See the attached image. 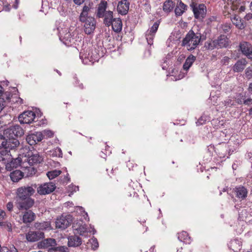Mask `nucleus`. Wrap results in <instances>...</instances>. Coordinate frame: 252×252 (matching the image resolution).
I'll use <instances>...</instances> for the list:
<instances>
[{
	"label": "nucleus",
	"mask_w": 252,
	"mask_h": 252,
	"mask_svg": "<svg viewBox=\"0 0 252 252\" xmlns=\"http://www.w3.org/2000/svg\"><path fill=\"white\" fill-rule=\"evenodd\" d=\"M24 130L18 125H15L4 130V134L8 138V148L14 149L19 146L20 142L17 139V136H22L24 134Z\"/></svg>",
	"instance_id": "obj_1"
},
{
	"label": "nucleus",
	"mask_w": 252,
	"mask_h": 252,
	"mask_svg": "<svg viewBox=\"0 0 252 252\" xmlns=\"http://www.w3.org/2000/svg\"><path fill=\"white\" fill-rule=\"evenodd\" d=\"M100 55L95 47H85L80 52V58L84 63H94L98 60Z\"/></svg>",
	"instance_id": "obj_2"
},
{
	"label": "nucleus",
	"mask_w": 252,
	"mask_h": 252,
	"mask_svg": "<svg viewBox=\"0 0 252 252\" xmlns=\"http://www.w3.org/2000/svg\"><path fill=\"white\" fill-rule=\"evenodd\" d=\"M201 39L200 33H198V32L195 33L193 31L190 30L186 34L182 42V45L186 47L188 50H192L198 46Z\"/></svg>",
	"instance_id": "obj_3"
},
{
	"label": "nucleus",
	"mask_w": 252,
	"mask_h": 252,
	"mask_svg": "<svg viewBox=\"0 0 252 252\" xmlns=\"http://www.w3.org/2000/svg\"><path fill=\"white\" fill-rule=\"evenodd\" d=\"M229 45V40L225 35H220L215 40L207 41L205 43V47L207 49H214V48H221L226 47Z\"/></svg>",
	"instance_id": "obj_4"
},
{
	"label": "nucleus",
	"mask_w": 252,
	"mask_h": 252,
	"mask_svg": "<svg viewBox=\"0 0 252 252\" xmlns=\"http://www.w3.org/2000/svg\"><path fill=\"white\" fill-rule=\"evenodd\" d=\"M34 192L35 189L33 186H22V187L18 188L16 191L15 202L19 201L24 197L32 196Z\"/></svg>",
	"instance_id": "obj_5"
},
{
	"label": "nucleus",
	"mask_w": 252,
	"mask_h": 252,
	"mask_svg": "<svg viewBox=\"0 0 252 252\" xmlns=\"http://www.w3.org/2000/svg\"><path fill=\"white\" fill-rule=\"evenodd\" d=\"M190 6L193 10L195 18H204L207 11L205 5L198 4L196 2H192L190 3Z\"/></svg>",
	"instance_id": "obj_6"
},
{
	"label": "nucleus",
	"mask_w": 252,
	"mask_h": 252,
	"mask_svg": "<svg viewBox=\"0 0 252 252\" xmlns=\"http://www.w3.org/2000/svg\"><path fill=\"white\" fill-rule=\"evenodd\" d=\"M72 222L71 215H62L57 218L56 220V227L61 229H65Z\"/></svg>",
	"instance_id": "obj_7"
},
{
	"label": "nucleus",
	"mask_w": 252,
	"mask_h": 252,
	"mask_svg": "<svg viewBox=\"0 0 252 252\" xmlns=\"http://www.w3.org/2000/svg\"><path fill=\"white\" fill-rule=\"evenodd\" d=\"M56 188V186L54 183L49 182V183L40 184L36 190L39 194H48V193H51L52 191H54Z\"/></svg>",
	"instance_id": "obj_8"
},
{
	"label": "nucleus",
	"mask_w": 252,
	"mask_h": 252,
	"mask_svg": "<svg viewBox=\"0 0 252 252\" xmlns=\"http://www.w3.org/2000/svg\"><path fill=\"white\" fill-rule=\"evenodd\" d=\"M34 203V199H32L31 196H28L21 201L15 202V205L19 210H29L33 206Z\"/></svg>",
	"instance_id": "obj_9"
},
{
	"label": "nucleus",
	"mask_w": 252,
	"mask_h": 252,
	"mask_svg": "<svg viewBox=\"0 0 252 252\" xmlns=\"http://www.w3.org/2000/svg\"><path fill=\"white\" fill-rule=\"evenodd\" d=\"M84 31L86 34H90L93 33L96 28L95 18L88 16L83 25Z\"/></svg>",
	"instance_id": "obj_10"
},
{
	"label": "nucleus",
	"mask_w": 252,
	"mask_h": 252,
	"mask_svg": "<svg viewBox=\"0 0 252 252\" xmlns=\"http://www.w3.org/2000/svg\"><path fill=\"white\" fill-rule=\"evenodd\" d=\"M159 25V22H158V21H156L154 23L152 27L147 31L146 32V38L148 43L150 45H152V44H153V40L155 36L156 32L158 30Z\"/></svg>",
	"instance_id": "obj_11"
},
{
	"label": "nucleus",
	"mask_w": 252,
	"mask_h": 252,
	"mask_svg": "<svg viewBox=\"0 0 252 252\" xmlns=\"http://www.w3.org/2000/svg\"><path fill=\"white\" fill-rule=\"evenodd\" d=\"M35 117V114L32 111H25L20 114L18 120L21 124H30Z\"/></svg>",
	"instance_id": "obj_12"
},
{
	"label": "nucleus",
	"mask_w": 252,
	"mask_h": 252,
	"mask_svg": "<svg viewBox=\"0 0 252 252\" xmlns=\"http://www.w3.org/2000/svg\"><path fill=\"white\" fill-rule=\"evenodd\" d=\"M45 237V234L42 231H33V230H30L26 234V239L30 242H35L38 240L43 239Z\"/></svg>",
	"instance_id": "obj_13"
},
{
	"label": "nucleus",
	"mask_w": 252,
	"mask_h": 252,
	"mask_svg": "<svg viewBox=\"0 0 252 252\" xmlns=\"http://www.w3.org/2000/svg\"><path fill=\"white\" fill-rule=\"evenodd\" d=\"M43 139V134L41 131L31 133L29 134L26 137V141L30 145H35V144L37 143L39 141H41Z\"/></svg>",
	"instance_id": "obj_14"
},
{
	"label": "nucleus",
	"mask_w": 252,
	"mask_h": 252,
	"mask_svg": "<svg viewBox=\"0 0 252 252\" xmlns=\"http://www.w3.org/2000/svg\"><path fill=\"white\" fill-rule=\"evenodd\" d=\"M42 158L38 153L29 152L25 156V162H27L29 164H34L41 162Z\"/></svg>",
	"instance_id": "obj_15"
},
{
	"label": "nucleus",
	"mask_w": 252,
	"mask_h": 252,
	"mask_svg": "<svg viewBox=\"0 0 252 252\" xmlns=\"http://www.w3.org/2000/svg\"><path fill=\"white\" fill-rule=\"evenodd\" d=\"M240 47L243 54L252 60V45L248 42L240 43Z\"/></svg>",
	"instance_id": "obj_16"
},
{
	"label": "nucleus",
	"mask_w": 252,
	"mask_h": 252,
	"mask_svg": "<svg viewBox=\"0 0 252 252\" xmlns=\"http://www.w3.org/2000/svg\"><path fill=\"white\" fill-rule=\"evenodd\" d=\"M130 3L127 0H122L117 5V11L119 13L125 15L128 11Z\"/></svg>",
	"instance_id": "obj_17"
},
{
	"label": "nucleus",
	"mask_w": 252,
	"mask_h": 252,
	"mask_svg": "<svg viewBox=\"0 0 252 252\" xmlns=\"http://www.w3.org/2000/svg\"><path fill=\"white\" fill-rule=\"evenodd\" d=\"M91 9V4L90 2H89L88 4L85 3V4L84 5L83 7L82 11L81 12L80 15L79 17V20L80 22L83 23V24H84L85 22H86V20L89 16L88 13Z\"/></svg>",
	"instance_id": "obj_18"
},
{
	"label": "nucleus",
	"mask_w": 252,
	"mask_h": 252,
	"mask_svg": "<svg viewBox=\"0 0 252 252\" xmlns=\"http://www.w3.org/2000/svg\"><path fill=\"white\" fill-rule=\"evenodd\" d=\"M234 191L236 193V196L241 199H244L245 197H247L248 190L244 186H237L234 188Z\"/></svg>",
	"instance_id": "obj_19"
},
{
	"label": "nucleus",
	"mask_w": 252,
	"mask_h": 252,
	"mask_svg": "<svg viewBox=\"0 0 252 252\" xmlns=\"http://www.w3.org/2000/svg\"><path fill=\"white\" fill-rule=\"evenodd\" d=\"M82 240L78 235H70L68 238V245L69 246H79L81 245Z\"/></svg>",
	"instance_id": "obj_20"
},
{
	"label": "nucleus",
	"mask_w": 252,
	"mask_h": 252,
	"mask_svg": "<svg viewBox=\"0 0 252 252\" xmlns=\"http://www.w3.org/2000/svg\"><path fill=\"white\" fill-rule=\"evenodd\" d=\"M247 62L245 59H241L237 61V62L234 64L233 67V70L235 72H240V71H243V69H245Z\"/></svg>",
	"instance_id": "obj_21"
},
{
	"label": "nucleus",
	"mask_w": 252,
	"mask_h": 252,
	"mask_svg": "<svg viewBox=\"0 0 252 252\" xmlns=\"http://www.w3.org/2000/svg\"><path fill=\"white\" fill-rule=\"evenodd\" d=\"M231 21L235 25L236 27L240 30L245 29L247 25V24L244 22L243 20L239 17V16H237V15H235L234 17L232 18Z\"/></svg>",
	"instance_id": "obj_22"
},
{
	"label": "nucleus",
	"mask_w": 252,
	"mask_h": 252,
	"mask_svg": "<svg viewBox=\"0 0 252 252\" xmlns=\"http://www.w3.org/2000/svg\"><path fill=\"white\" fill-rule=\"evenodd\" d=\"M107 9V2L102 1L100 2L98 5V8L96 12V15L99 18H105V13Z\"/></svg>",
	"instance_id": "obj_23"
},
{
	"label": "nucleus",
	"mask_w": 252,
	"mask_h": 252,
	"mask_svg": "<svg viewBox=\"0 0 252 252\" xmlns=\"http://www.w3.org/2000/svg\"><path fill=\"white\" fill-rule=\"evenodd\" d=\"M123 28V22L120 18H114L112 19V29L116 32H120Z\"/></svg>",
	"instance_id": "obj_24"
},
{
	"label": "nucleus",
	"mask_w": 252,
	"mask_h": 252,
	"mask_svg": "<svg viewBox=\"0 0 252 252\" xmlns=\"http://www.w3.org/2000/svg\"><path fill=\"white\" fill-rule=\"evenodd\" d=\"M34 227L36 229L46 230L51 229V224L49 221H45L44 222H36L34 223Z\"/></svg>",
	"instance_id": "obj_25"
},
{
	"label": "nucleus",
	"mask_w": 252,
	"mask_h": 252,
	"mask_svg": "<svg viewBox=\"0 0 252 252\" xmlns=\"http://www.w3.org/2000/svg\"><path fill=\"white\" fill-rule=\"evenodd\" d=\"M56 241L52 238H48V239L43 240L41 242H39L38 247L39 248H48L50 246H53L55 244Z\"/></svg>",
	"instance_id": "obj_26"
},
{
	"label": "nucleus",
	"mask_w": 252,
	"mask_h": 252,
	"mask_svg": "<svg viewBox=\"0 0 252 252\" xmlns=\"http://www.w3.org/2000/svg\"><path fill=\"white\" fill-rule=\"evenodd\" d=\"M36 216L32 211H27L23 216V220L25 223L31 222L34 220Z\"/></svg>",
	"instance_id": "obj_27"
},
{
	"label": "nucleus",
	"mask_w": 252,
	"mask_h": 252,
	"mask_svg": "<svg viewBox=\"0 0 252 252\" xmlns=\"http://www.w3.org/2000/svg\"><path fill=\"white\" fill-rule=\"evenodd\" d=\"M10 176L13 182H18L20 179L23 178L24 172L23 171H20V170H15L11 172Z\"/></svg>",
	"instance_id": "obj_28"
},
{
	"label": "nucleus",
	"mask_w": 252,
	"mask_h": 252,
	"mask_svg": "<svg viewBox=\"0 0 252 252\" xmlns=\"http://www.w3.org/2000/svg\"><path fill=\"white\" fill-rule=\"evenodd\" d=\"M229 247L234 252H239L242 248V243L238 239L232 240L229 243Z\"/></svg>",
	"instance_id": "obj_29"
},
{
	"label": "nucleus",
	"mask_w": 252,
	"mask_h": 252,
	"mask_svg": "<svg viewBox=\"0 0 252 252\" xmlns=\"http://www.w3.org/2000/svg\"><path fill=\"white\" fill-rule=\"evenodd\" d=\"M22 162V158L20 157L14 158L9 163H7L6 165V168L7 169H12V168H17L18 165H21Z\"/></svg>",
	"instance_id": "obj_30"
},
{
	"label": "nucleus",
	"mask_w": 252,
	"mask_h": 252,
	"mask_svg": "<svg viewBox=\"0 0 252 252\" xmlns=\"http://www.w3.org/2000/svg\"><path fill=\"white\" fill-rule=\"evenodd\" d=\"M187 7V5L185 4L182 1H180V2L178 3L175 9L176 15L177 16L182 15L183 13H184V11L186 10Z\"/></svg>",
	"instance_id": "obj_31"
},
{
	"label": "nucleus",
	"mask_w": 252,
	"mask_h": 252,
	"mask_svg": "<svg viewBox=\"0 0 252 252\" xmlns=\"http://www.w3.org/2000/svg\"><path fill=\"white\" fill-rule=\"evenodd\" d=\"M104 23L107 26L111 25L112 27L113 23V12L112 11H105Z\"/></svg>",
	"instance_id": "obj_32"
},
{
	"label": "nucleus",
	"mask_w": 252,
	"mask_h": 252,
	"mask_svg": "<svg viewBox=\"0 0 252 252\" xmlns=\"http://www.w3.org/2000/svg\"><path fill=\"white\" fill-rule=\"evenodd\" d=\"M196 59V57L193 56V55H190L188 56L186 60V62L183 64V68L186 69V70H188V69H189L190 67L191 66Z\"/></svg>",
	"instance_id": "obj_33"
},
{
	"label": "nucleus",
	"mask_w": 252,
	"mask_h": 252,
	"mask_svg": "<svg viewBox=\"0 0 252 252\" xmlns=\"http://www.w3.org/2000/svg\"><path fill=\"white\" fill-rule=\"evenodd\" d=\"M73 227L74 229L76 231L75 233H79L80 235H85L88 232V229L86 224H80V225L77 227L74 225Z\"/></svg>",
	"instance_id": "obj_34"
},
{
	"label": "nucleus",
	"mask_w": 252,
	"mask_h": 252,
	"mask_svg": "<svg viewBox=\"0 0 252 252\" xmlns=\"http://www.w3.org/2000/svg\"><path fill=\"white\" fill-rule=\"evenodd\" d=\"M174 6V2L172 0H166L163 4V10L166 12H169L173 10Z\"/></svg>",
	"instance_id": "obj_35"
},
{
	"label": "nucleus",
	"mask_w": 252,
	"mask_h": 252,
	"mask_svg": "<svg viewBox=\"0 0 252 252\" xmlns=\"http://www.w3.org/2000/svg\"><path fill=\"white\" fill-rule=\"evenodd\" d=\"M24 161L25 159L23 162L22 165L23 167H24L25 168L24 174H26L27 176H30V175H34V174H35V173L36 172L35 169L34 168V167H32V165H29V166H27V165L25 166Z\"/></svg>",
	"instance_id": "obj_36"
},
{
	"label": "nucleus",
	"mask_w": 252,
	"mask_h": 252,
	"mask_svg": "<svg viewBox=\"0 0 252 252\" xmlns=\"http://www.w3.org/2000/svg\"><path fill=\"white\" fill-rule=\"evenodd\" d=\"M178 238L180 241H183V242H190V238L186 231H182V232L179 233Z\"/></svg>",
	"instance_id": "obj_37"
},
{
	"label": "nucleus",
	"mask_w": 252,
	"mask_h": 252,
	"mask_svg": "<svg viewBox=\"0 0 252 252\" xmlns=\"http://www.w3.org/2000/svg\"><path fill=\"white\" fill-rule=\"evenodd\" d=\"M10 149H6L5 147H2L0 149V159L1 158L2 160H4L6 158H7V157L10 155Z\"/></svg>",
	"instance_id": "obj_38"
},
{
	"label": "nucleus",
	"mask_w": 252,
	"mask_h": 252,
	"mask_svg": "<svg viewBox=\"0 0 252 252\" xmlns=\"http://www.w3.org/2000/svg\"><path fill=\"white\" fill-rule=\"evenodd\" d=\"M2 146L6 148H9L8 138L5 136H0V149H1Z\"/></svg>",
	"instance_id": "obj_39"
},
{
	"label": "nucleus",
	"mask_w": 252,
	"mask_h": 252,
	"mask_svg": "<svg viewBox=\"0 0 252 252\" xmlns=\"http://www.w3.org/2000/svg\"><path fill=\"white\" fill-rule=\"evenodd\" d=\"M61 172L60 170H53V171H48L47 172V175L48 178L51 180V179L55 178L56 176L60 175Z\"/></svg>",
	"instance_id": "obj_40"
},
{
	"label": "nucleus",
	"mask_w": 252,
	"mask_h": 252,
	"mask_svg": "<svg viewBox=\"0 0 252 252\" xmlns=\"http://www.w3.org/2000/svg\"><path fill=\"white\" fill-rule=\"evenodd\" d=\"M88 243L91 244L92 249H97L99 246V243L96 238H92L91 239H90Z\"/></svg>",
	"instance_id": "obj_41"
},
{
	"label": "nucleus",
	"mask_w": 252,
	"mask_h": 252,
	"mask_svg": "<svg viewBox=\"0 0 252 252\" xmlns=\"http://www.w3.org/2000/svg\"><path fill=\"white\" fill-rule=\"evenodd\" d=\"M51 153L53 156L56 157H62L63 156V152L60 148H56L51 151Z\"/></svg>",
	"instance_id": "obj_42"
},
{
	"label": "nucleus",
	"mask_w": 252,
	"mask_h": 252,
	"mask_svg": "<svg viewBox=\"0 0 252 252\" xmlns=\"http://www.w3.org/2000/svg\"><path fill=\"white\" fill-rule=\"evenodd\" d=\"M209 118L207 115H205V114H203L200 118L198 119V120L196 122L197 125H201V124H203L206 123L207 120H208Z\"/></svg>",
	"instance_id": "obj_43"
},
{
	"label": "nucleus",
	"mask_w": 252,
	"mask_h": 252,
	"mask_svg": "<svg viewBox=\"0 0 252 252\" xmlns=\"http://www.w3.org/2000/svg\"><path fill=\"white\" fill-rule=\"evenodd\" d=\"M42 133H43V138H44V137L51 138V137H53L54 134V132L51 130H44Z\"/></svg>",
	"instance_id": "obj_44"
},
{
	"label": "nucleus",
	"mask_w": 252,
	"mask_h": 252,
	"mask_svg": "<svg viewBox=\"0 0 252 252\" xmlns=\"http://www.w3.org/2000/svg\"><path fill=\"white\" fill-rule=\"evenodd\" d=\"M6 217V214L3 210L0 209V226L3 227V220Z\"/></svg>",
	"instance_id": "obj_45"
},
{
	"label": "nucleus",
	"mask_w": 252,
	"mask_h": 252,
	"mask_svg": "<svg viewBox=\"0 0 252 252\" xmlns=\"http://www.w3.org/2000/svg\"><path fill=\"white\" fill-rule=\"evenodd\" d=\"M245 74L248 79L252 78V67H247L245 70Z\"/></svg>",
	"instance_id": "obj_46"
},
{
	"label": "nucleus",
	"mask_w": 252,
	"mask_h": 252,
	"mask_svg": "<svg viewBox=\"0 0 252 252\" xmlns=\"http://www.w3.org/2000/svg\"><path fill=\"white\" fill-rule=\"evenodd\" d=\"M3 227L7 229L8 231H12V223L10 222L3 221Z\"/></svg>",
	"instance_id": "obj_47"
},
{
	"label": "nucleus",
	"mask_w": 252,
	"mask_h": 252,
	"mask_svg": "<svg viewBox=\"0 0 252 252\" xmlns=\"http://www.w3.org/2000/svg\"><path fill=\"white\" fill-rule=\"evenodd\" d=\"M224 104L226 105V106H232V105H234V103L231 98H227V99L224 101Z\"/></svg>",
	"instance_id": "obj_48"
},
{
	"label": "nucleus",
	"mask_w": 252,
	"mask_h": 252,
	"mask_svg": "<svg viewBox=\"0 0 252 252\" xmlns=\"http://www.w3.org/2000/svg\"><path fill=\"white\" fill-rule=\"evenodd\" d=\"M222 29L224 32H228L231 29L230 24H224L222 26Z\"/></svg>",
	"instance_id": "obj_49"
},
{
	"label": "nucleus",
	"mask_w": 252,
	"mask_h": 252,
	"mask_svg": "<svg viewBox=\"0 0 252 252\" xmlns=\"http://www.w3.org/2000/svg\"><path fill=\"white\" fill-rule=\"evenodd\" d=\"M229 60V57H228V56H224L221 60V63H223V64H227V63H228Z\"/></svg>",
	"instance_id": "obj_50"
},
{
	"label": "nucleus",
	"mask_w": 252,
	"mask_h": 252,
	"mask_svg": "<svg viewBox=\"0 0 252 252\" xmlns=\"http://www.w3.org/2000/svg\"><path fill=\"white\" fill-rule=\"evenodd\" d=\"M5 106V101L4 98H0V112L3 110Z\"/></svg>",
	"instance_id": "obj_51"
},
{
	"label": "nucleus",
	"mask_w": 252,
	"mask_h": 252,
	"mask_svg": "<svg viewBox=\"0 0 252 252\" xmlns=\"http://www.w3.org/2000/svg\"><path fill=\"white\" fill-rule=\"evenodd\" d=\"M6 207L7 210L11 211V210H12L13 209V203H12L11 201H9V202H8V203L6 204Z\"/></svg>",
	"instance_id": "obj_52"
},
{
	"label": "nucleus",
	"mask_w": 252,
	"mask_h": 252,
	"mask_svg": "<svg viewBox=\"0 0 252 252\" xmlns=\"http://www.w3.org/2000/svg\"><path fill=\"white\" fill-rule=\"evenodd\" d=\"M244 103L245 105H251L252 104V98H248L244 100Z\"/></svg>",
	"instance_id": "obj_53"
},
{
	"label": "nucleus",
	"mask_w": 252,
	"mask_h": 252,
	"mask_svg": "<svg viewBox=\"0 0 252 252\" xmlns=\"http://www.w3.org/2000/svg\"><path fill=\"white\" fill-rule=\"evenodd\" d=\"M251 18H252V14H251V13L247 14L244 17L245 20H250Z\"/></svg>",
	"instance_id": "obj_54"
},
{
	"label": "nucleus",
	"mask_w": 252,
	"mask_h": 252,
	"mask_svg": "<svg viewBox=\"0 0 252 252\" xmlns=\"http://www.w3.org/2000/svg\"><path fill=\"white\" fill-rule=\"evenodd\" d=\"M0 252H10V249L9 250L6 247H2V248H0Z\"/></svg>",
	"instance_id": "obj_55"
},
{
	"label": "nucleus",
	"mask_w": 252,
	"mask_h": 252,
	"mask_svg": "<svg viewBox=\"0 0 252 252\" xmlns=\"http://www.w3.org/2000/svg\"><path fill=\"white\" fill-rule=\"evenodd\" d=\"M73 1L77 5H81L82 3H84L83 0H73Z\"/></svg>",
	"instance_id": "obj_56"
},
{
	"label": "nucleus",
	"mask_w": 252,
	"mask_h": 252,
	"mask_svg": "<svg viewBox=\"0 0 252 252\" xmlns=\"http://www.w3.org/2000/svg\"><path fill=\"white\" fill-rule=\"evenodd\" d=\"M242 3H243V4H245V2H242ZM245 9H246V7H245V5H241L239 8V11H245Z\"/></svg>",
	"instance_id": "obj_57"
},
{
	"label": "nucleus",
	"mask_w": 252,
	"mask_h": 252,
	"mask_svg": "<svg viewBox=\"0 0 252 252\" xmlns=\"http://www.w3.org/2000/svg\"><path fill=\"white\" fill-rule=\"evenodd\" d=\"M248 91L250 94H252V83H250L248 87Z\"/></svg>",
	"instance_id": "obj_58"
},
{
	"label": "nucleus",
	"mask_w": 252,
	"mask_h": 252,
	"mask_svg": "<svg viewBox=\"0 0 252 252\" xmlns=\"http://www.w3.org/2000/svg\"><path fill=\"white\" fill-rule=\"evenodd\" d=\"M10 252H19L18 251L17 249H16V248H15V247H13L10 249Z\"/></svg>",
	"instance_id": "obj_59"
},
{
	"label": "nucleus",
	"mask_w": 252,
	"mask_h": 252,
	"mask_svg": "<svg viewBox=\"0 0 252 252\" xmlns=\"http://www.w3.org/2000/svg\"><path fill=\"white\" fill-rule=\"evenodd\" d=\"M3 89L2 88V86L0 85V96H2L3 93Z\"/></svg>",
	"instance_id": "obj_60"
},
{
	"label": "nucleus",
	"mask_w": 252,
	"mask_h": 252,
	"mask_svg": "<svg viewBox=\"0 0 252 252\" xmlns=\"http://www.w3.org/2000/svg\"><path fill=\"white\" fill-rule=\"evenodd\" d=\"M77 190H79V187L78 186H75L74 191H77Z\"/></svg>",
	"instance_id": "obj_61"
},
{
	"label": "nucleus",
	"mask_w": 252,
	"mask_h": 252,
	"mask_svg": "<svg viewBox=\"0 0 252 252\" xmlns=\"http://www.w3.org/2000/svg\"><path fill=\"white\" fill-rule=\"evenodd\" d=\"M249 112H250V114H252V107H251V108L249 109Z\"/></svg>",
	"instance_id": "obj_62"
},
{
	"label": "nucleus",
	"mask_w": 252,
	"mask_h": 252,
	"mask_svg": "<svg viewBox=\"0 0 252 252\" xmlns=\"http://www.w3.org/2000/svg\"><path fill=\"white\" fill-rule=\"evenodd\" d=\"M79 87H80V88H81V89H83V86L82 84H81L79 85Z\"/></svg>",
	"instance_id": "obj_63"
},
{
	"label": "nucleus",
	"mask_w": 252,
	"mask_h": 252,
	"mask_svg": "<svg viewBox=\"0 0 252 252\" xmlns=\"http://www.w3.org/2000/svg\"><path fill=\"white\" fill-rule=\"evenodd\" d=\"M34 252H36L35 251ZM37 252H43V251H40V250H39V251H37Z\"/></svg>",
	"instance_id": "obj_64"
}]
</instances>
